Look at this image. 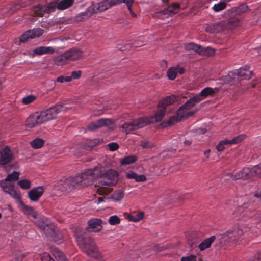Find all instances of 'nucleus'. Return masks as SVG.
<instances>
[{
  "instance_id": "774afa93",
  "label": "nucleus",
  "mask_w": 261,
  "mask_h": 261,
  "mask_svg": "<svg viewBox=\"0 0 261 261\" xmlns=\"http://www.w3.org/2000/svg\"><path fill=\"white\" fill-rule=\"evenodd\" d=\"M256 50L258 55H261V46L259 48L256 49Z\"/></svg>"
},
{
  "instance_id": "f3484780",
  "label": "nucleus",
  "mask_w": 261,
  "mask_h": 261,
  "mask_svg": "<svg viewBox=\"0 0 261 261\" xmlns=\"http://www.w3.org/2000/svg\"><path fill=\"white\" fill-rule=\"evenodd\" d=\"M249 230L248 227L245 224H238L230 229V233H232L236 241L243 236Z\"/></svg>"
},
{
  "instance_id": "423d86ee",
  "label": "nucleus",
  "mask_w": 261,
  "mask_h": 261,
  "mask_svg": "<svg viewBox=\"0 0 261 261\" xmlns=\"http://www.w3.org/2000/svg\"><path fill=\"white\" fill-rule=\"evenodd\" d=\"M248 6L245 4L240 5L238 8H233L225 12L226 18H228V22L230 27L233 28L240 24V13H244L248 10Z\"/></svg>"
},
{
  "instance_id": "412c9836",
  "label": "nucleus",
  "mask_w": 261,
  "mask_h": 261,
  "mask_svg": "<svg viewBox=\"0 0 261 261\" xmlns=\"http://www.w3.org/2000/svg\"><path fill=\"white\" fill-rule=\"evenodd\" d=\"M66 58L69 61H75L81 59L83 56V53L78 48H72L65 51Z\"/></svg>"
},
{
  "instance_id": "2f4dec72",
  "label": "nucleus",
  "mask_w": 261,
  "mask_h": 261,
  "mask_svg": "<svg viewBox=\"0 0 261 261\" xmlns=\"http://www.w3.org/2000/svg\"><path fill=\"white\" fill-rule=\"evenodd\" d=\"M66 56V54L64 52L62 54L56 57L54 59V61L58 66L65 65L67 63V61H69Z\"/></svg>"
},
{
  "instance_id": "6ab92c4d",
  "label": "nucleus",
  "mask_w": 261,
  "mask_h": 261,
  "mask_svg": "<svg viewBox=\"0 0 261 261\" xmlns=\"http://www.w3.org/2000/svg\"><path fill=\"white\" fill-rule=\"evenodd\" d=\"M88 226L86 230L88 232H98L102 229V221L99 219H90L88 222Z\"/></svg>"
},
{
  "instance_id": "49530a36",
  "label": "nucleus",
  "mask_w": 261,
  "mask_h": 261,
  "mask_svg": "<svg viewBox=\"0 0 261 261\" xmlns=\"http://www.w3.org/2000/svg\"><path fill=\"white\" fill-rule=\"evenodd\" d=\"M18 185L23 190L29 189L31 187V181L26 179L19 180Z\"/></svg>"
},
{
  "instance_id": "37998d69",
  "label": "nucleus",
  "mask_w": 261,
  "mask_h": 261,
  "mask_svg": "<svg viewBox=\"0 0 261 261\" xmlns=\"http://www.w3.org/2000/svg\"><path fill=\"white\" fill-rule=\"evenodd\" d=\"M226 7V4L225 2L221 1L215 4L212 7L213 10L216 12L224 10Z\"/></svg>"
},
{
  "instance_id": "6e6552de",
  "label": "nucleus",
  "mask_w": 261,
  "mask_h": 261,
  "mask_svg": "<svg viewBox=\"0 0 261 261\" xmlns=\"http://www.w3.org/2000/svg\"><path fill=\"white\" fill-rule=\"evenodd\" d=\"M185 48L187 50H194L196 53L206 56H211L214 54L215 50L210 47H203L200 45L193 43L185 44Z\"/></svg>"
},
{
  "instance_id": "8fccbe9b",
  "label": "nucleus",
  "mask_w": 261,
  "mask_h": 261,
  "mask_svg": "<svg viewBox=\"0 0 261 261\" xmlns=\"http://www.w3.org/2000/svg\"><path fill=\"white\" fill-rule=\"evenodd\" d=\"M140 145L144 149H149L153 147V144L147 140H143L140 141Z\"/></svg>"
},
{
  "instance_id": "a19ab883",
  "label": "nucleus",
  "mask_w": 261,
  "mask_h": 261,
  "mask_svg": "<svg viewBox=\"0 0 261 261\" xmlns=\"http://www.w3.org/2000/svg\"><path fill=\"white\" fill-rule=\"evenodd\" d=\"M58 5V0H55L50 3H49L47 6H45V9L47 13H50L51 12H54L56 8H57Z\"/></svg>"
},
{
  "instance_id": "052dcab7",
  "label": "nucleus",
  "mask_w": 261,
  "mask_h": 261,
  "mask_svg": "<svg viewBox=\"0 0 261 261\" xmlns=\"http://www.w3.org/2000/svg\"><path fill=\"white\" fill-rule=\"evenodd\" d=\"M133 3H134V1L133 0H128L125 3V4L126 5V6H127V7L128 8V9L129 12L133 11L132 9V6Z\"/></svg>"
},
{
  "instance_id": "bf43d9fd",
  "label": "nucleus",
  "mask_w": 261,
  "mask_h": 261,
  "mask_svg": "<svg viewBox=\"0 0 261 261\" xmlns=\"http://www.w3.org/2000/svg\"><path fill=\"white\" fill-rule=\"evenodd\" d=\"M108 146L110 150L114 151L118 149L119 146L117 143L112 142L108 144Z\"/></svg>"
},
{
  "instance_id": "680f3d73",
  "label": "nucleus",
  "mask_w": 261,
  "mask_h": 261,
  "mask_svg": "<svg viewBox=\"0 0 261 261\" xmlns=\"http://www.w3.org/2000/svg\"><path fill=\"white\" fill-rule=\"evenodd\" d=\"M175 67L177 73H179L180 74H182L184 73L185 70L183 68L179 65H177Z\"/></svg>"
},
{
  "instance_id": "72a5a7b5",
  "label": "nucleus",
  "mask_w": 261,
  "mask_h": 261,
  "mask_svg": "<svg viewBox=\"0 0 261 261\" xmlns=\"http://www.w3.org/2000/svg\"><path fill=\"white\" fill-rule=\"evenodd\" d=\"M73 3V0H62L60 2L58 0L57 9L59 10H65L70 7Z\"/></svg>"
},
{
  "instance_id": "0eeeda50",
  "label": "nucleus",
  "mask_w": 261,
  "mask_h": 261,
  "mask_svg": "<svg viewBox=\"0 0 261 261\" xmlns=\"http://www.w3.org/2000/svg\"><path fill=\"white\" fill-rule=\"evenodd\" d=\"M193 107L186 105V103L180 107L177 112V116L171 117L168 121V125H172L174 123L180 121L182 118L192 116L194 112L191 111Z\"/></svg>"
},
{
  "instance_id": "dca6fc26",
  "label": "nucleus",
  "mask_w": 261,
  "mask_h": 261,
  "mask_svg": "<svg viewBox=\"0 0 261 261\" xmlns=\"http://www.w3.org/2000/svg\"><path fill=\"white\" fill-rule=\"evenodd\" d=\"M44 192L43 186H38L32 188L28 193V197L32 202L38 201Z\"/></svg>"
},
{
  "instance_id": "c9c22d12",
  "label": "nucleus",
  "mask_w": 261,
  "mask_h": 261,
  "mask_svg": "<svg viewBox=\"0 0 261 261\" xmlns=\"http://www.w3.org/2000/svg\"><path fill=\"white\" fill-rule=\"evenodd\" d=\"M137 160V158L135 155H128L122 158L120 161L122 165H127L134 163Z\"/></svg>"
},
{
  "instance_id": "0e129e2a",
  "label": "nucleus",
  "mask_w": 261,
  "mask_h": 261,
  "mask_svg": "<svg viewBox=\"0 0 261 261\" xmlns=\"http://www.w3.org/2000/svg\"><path fill=\"white\" fill-rule=\"evenodd\" d=\"M211 152L210 149H207L204 152V155L206 158H208L210 157V153Z\"/></svg>"
},
{
  "instance_id": "4468645a",
  "label": "nucleus",
  "mask_w": 261,
  "mask_h": 261,
  "mask_svg": "<svg viewBox=\"0 0 261 261\" xmlns=\"http://www.w3.org/2000/svg\"><path fill=\"white\" fill-rule=\"evenodd\" d=\"M43 30L41 28H34L25 32L20 37V41L22 42L27 41L29 39H34L42 35Z\"/></svg>"
},
{
  "instance_id": "7c9ffc66",
  "label": "nucleus",
  "mask_w": 261,
  "mask_h": 261,
  "mask_svg": "<svg viewBox=\"0 0 261 261\" xmlns=\"http://www.w3.org/2000/svg\"><path fill=\"white\" fill-rule=\"evenodd\" d=\"M216 237L214 236H211L210 238L205 239L199 245V248L201 251H203L205 249L210 247L212 243L214 241Z\"/></svg>"
},
{
  "instance_id": "5701e85b",
  "label": "nucleus",
  "mask_w": 261,
  "mask_h": 261,
  "mask_svg": "<svg viewBox=\"0 0 261 261\" xmlns=\"http://www.w3.org/2000/svg\"><path fill=\"white\" fill-rule=\"evenodd\" d=\"M19 176V173L18 172L14 171L12 173L9 174L7 177L4 180L0 181V186L2 187V183L4 182L3 186H8L10 183L13 186L14 185V181H16Z\"/></svg>"
},
{
  "instance_id": "a211bd4d",
  "label": "nucleus",
  "mask_w": 261,
  "mask_h": 261,
  "mask_svg": "<svg viewBox=\"0 0 261 261\" xmlns=\"http://www.w3.org/2000/svg\"><path fill=\"white\" fill-rule=\"evenodd\" d=\"M234 72L237 80H249L252 76V71L247 66H243Z\"/></svg>"
},
{
  "instance_id": "69168bd1",
  "label": "nucleus",
  "mask_w": 261,
  "mask_h": 261,
  "mask_svg": "<svg viewBox=\"0 0 261 261\" xmlns=\"http://www.w3.org/2000/svg\"><path fill=\"white\" fill-rule=\"evenodd\" d=\"M72 77L71 76L65 77V82H69L72 80Z\"/></svg>"
},
{
  "instance_id": "de8ad7c7",
  "label": "nucleus",
  "mask_w": 261,
  "mask_h": 261,
  "mask_svg": "<svg viewBox=\"0 0 261 261\" xmlns=\"http://www.w3.org/2000/svg\"><path fill=\"white\" fill-rule=\"evenodd\" d=\"M36 99V96L34 95H29L22 98V102L24 105H29L33 102Z\"/></svg>"
},
{
  "instance_id": "39448f33",
  "label": "nucleus",
  "mask_w": 261,
  "mask_h": 261,
  "mask_svg": "<svg viewBox=\"0 0 261 261\" xmlns=\"http://www.w3.org/2000/svg\"><path fill=\"white\" fill-rule=\"evenodd\" d=\"M66 110L65 108L61 105H56L45 111L37 112L41 124L49 120L55 119L58 115Z\"/></svg>"
},
{
  "instance_id": "a18cd8bd",
  "label": "nucleus",
  "mask_w": 261,
  "mask_h": 261,
  "mask_svg": "<svg viewBox=\"0 0 261 261\" xmlns=\"http://www.w3.org/2000/svg\"><path fill=\"white\" fill-rule=\"evenodd\" d=\"M123 197L124 193L120 190L115 191L112 195V198L116 201H120L123 199Z\"/></svg>"
},
{
  "instance_id": "9d476101",
  "label": "nucleus",
  "mask_w": 261,
  "mask_h": 261,
  "mask_svg": "<svg viewBox=\"0 0 261 261\" xmlns=\"http://www.w3.org/2000/svg\"><path fill=\"white\" fill-rule=\"evenodd\" d=\"M112 7L110 0H103L99 3H92L88 7V11H91L93 15L94 13L105 11Z\"/></svg>"
},
{
  "instance_id": "603ef678",
  "label": "nucleus",
  "mask_w": 261,
  "mask_h": 261,
  "mask_svg": "<svg viewBox=\"0 0 261 261\" xmlns=\"http://www.w3.org/2000/svg\"><path fill=\"white\" fill-rule=\"evenodd\" d=\"M42 261H55L49 254L46 252L43 253L41 256Z\"/></svg>"
},
{
  "instance_id": "20e7f679",
  "label": "nucleus",
  "mask_w": 261,
  "mask_h": 261,
  "mask_svg": "<svg viewBox=\"0 0 261 261\" xmlns=\"http://www.w3.org/2000/svg\"><path fill=\"white\" fill-rule=\"evenodd\" d=\"M95 168H99L101 172V175L96 177H100L101 179L98 182L99 188H105L112 185H114L117 181L118 176L116 171L110 169L104 172V169L101 167H96Z\"/></svg>"
},
{
  "instance_id": "f8f14e48",
  "label": "nucleus",
  "mask_w": 261,
  "mask_h": 261,
  "mask_svg": "<svg viewBox=\"0 0 261 261\" xmlns=\"http://www.w3.org/2000/svg\"><path fill=\"white\" fill-rule=\"evenodd\" d=\"M179 9V6L177 4H174L169 6L168 8L156 13V16L163 19L177 13Z\"/></svg>"
},
{
  "instance_id": "338daca9",
  "label": "nucleus",
  "mask_w": 261,
  "mask_h": 261,
  "mask_svg": "<svg viewBox=\"0 0 261 261\" xmlns=\"http://www.w3.org/2000/svg\"><path fill=\"white\" fill-rule=\"evenodd\" d=\"M191 143V142L190 141V140H186L184 142V144L186 145V146H189Z\"/></svg>"
},
{
  "instance_id": "4d7b16f0",
  "label": "nucleus",
  "mask_w": 261,
  "mask_h": 261,
  "mask_svg": "<svg viewBox=\"0 0 261 261\" xmlns=\"http://www.w3.org/2000/svg\"><path fill=\"white\" fill-rule=\"evenodd\" d=\"M24 255L21 252H18L15 254V261H21L24 258Z\"/></svg>"
},
{
  "instance_id": "4c0bfd02",
  "label": "nucleus",
  "mask_w": 261,
  "mask_h": 261,
  "mask_svg": "<svg viewBox=\"0 0 261 261\" xmlns=\"http://www.w3.org/2000/svg\"><path fill=\"white\" fill-rule=\"evenodd\" d=\"M230 145L228 142V139H224L220 141L216 146V148L218 151H222L225 149L227 146Z\"/></svg>"
},
{
  "instance_id": "09e8293b",
  "label": "nucleus",
  "mask_w": 261,
  "mask_h": 261,
  "mask_svg": "<svg viewBox=\"0 0 261 261\" xmlns=\"http://www.w3.org/2000/svg\"><path fill=\"white\" fill-rule=\"evenodd\" d=\"M254 177H261V163L257 165L252 166Z\"/></svg>"
},
{
  "instance_id": "ea45409f",
  "label": "nucleus",
  "mask_w": 261,
  "mask_h": 261,
  "mask_svg": "<svg viewBox=\"0 0 261 261\" xmlns=\"http://www.w3.org/2000/svg\"><path fill=\"white\" fill-rule=\"evenodd\" d=\"M33 12L36 15L38 16H42L45 12L46 13L45 6L40 5L35 6L33 8Z\"/></svg>"
},
{
  "instance_id": "c85d7f7f",
  "label": "nucleus",
  "mask_w": 261,
  "mask_h": 261,
  "mask_svg": "<svg viewBox=\"0 0 261 261\" xmlns=\"http://www.w3.org/2000/svg\"><path fill=\"white\" fill-rule=\"evenodd\" d=\"M220 80L222 81V84H231L237 80L234 71L229 72L227 75L222 77Z\"/></svg>"
},
{
  "instance_id": "e2e57ef3",
  "label": "nucleus",
  "mask_w": 261,
  "mask_h": 261,
  "mask_svg": "<svg viewBox=\"0 0 261 261\" xmlns=\"http://www.w3.org/2000/svg\"><path fill=\"white\" fill-rule=\"evenodd\" d=\"M57 81L59 83H63L65 82V77L63 76H60L57 79Z\"/></svg>"
},
{
  "instance_id": "864d4df0",
  "label": "nucleus",
  "mask_w": 261,
  "mask_h": 261,
  "mask_svg": "<svg viewBox=\"0 0 261 261\" xmlns=\"http://www.w3.org/2000/svg\"><path fill=\"white\" fill-rule=\"evenodd\" d=\"M242 198L240 197L239 199L238 200V204L241 205V201H242ZM243 212V207L242 205H239L238 207L236 210L234 211V214L237 215H241V213Z\"/></svg>"
},
{
  "instance_id": "1a4fd4ad",
  "label": "nucleus",
  "mask_w": 261,
  "mask_h": 261,
  "mask_svg": "<svg viewBox=\"0 0 261 261\" xmlns=\"http://www.w3.org/2000/svg\"><path fill=\"white\" fill-rule=\"evenodd\" d=\"M224 21H221L215 23L208 24L205 27V30L211 33L224 30L225 29H232L228 22V18Z\"/></svg>"
},
{
  "instance_id": "f257e3e1",
  "label": "nucleus",
  "mask_w": 261,
  "mask_h": 261,
  "mask_svg": "<svg viewBox=\"0 0 261 261\" xmlns=\"http://www.w3.org/2000/svg\"><path fill=\"white\" fill-rule=\"evenodd\" d=\"M178 97L175 95L167 96L161 100L159 104L156 112L149 117L141 118L126 123L122 126V132L129 133L132 130L143 127L148 124L158 122L164 116L166 107L177 101Z\"/></svg>"
},
{
  "instance_id": "c03bdc74",
  "label": "nucleus",
  "mask_w": 261,
  "mask_h": 261,
  "mask_svg": "<svg viewBox=\"0 0 261 261\" xmlns=\"http://www.w3.org/2000/svg\"><path fill=\"white\" fill-rule=\"evenodd\" d=\"M168 77L170 80H174L177 76V71L176 67H171L167 71V72Z\"/></svg>"
},
{
  "instance_id": "c756f323",
  "label": "nucleus",
  "mask_w": 261,
  "mask_h": 261,
  "mask_svg": "<svg viewBox=\"0 0 261 261\" xmlns=\"http://www.w3.org/2000/svg\"><path fill=\"white\" fill-rule=\"evenodd\" d=\"M126 177L128 179H133L137 182L145 181L146 180V177L144 175H138L133 171L127 172Z\"/></svg>"
},
{
  "instance_id": "aec40b11",
  "label": "nucleus",
  "mask_w": 261,
  "mask_h": 261,
  "mask_svg": "<svg viewBox=\"0 0 261 261\" xmlns=\"http://www.w3.org/2000/svg\"><path fill=\"white\" fill-rule=\"evenodd\" d=\"M41 124V121L39 118L37 113H35L30 115L26 120L25 126L31 129L33 128L36 127Z\"/></svg>"
},
{
  "instance_id": "58836bf2",
  "label": "nucleus",
  "mask_w": 261,
  "mask_h": 261,
  "mask_svg": "<svg viewBox=\"0 0 261 261\" xmlns=\"http://www.w3.org/2000/svg\"><path fill=\"white\" fill-rule=\"evenodd\" d=\"M30 144L33 148L37 149L41 147L43 145L44 141L41 138H37L31 142Z\"/></svg>"
},
{
  "instance_id": "7ed1b4c3",
  "label": "nucleus",
  "mask_w": 261,
  "mask_h": 261,
  "mask_svg": "<svg viewBox=\"0 0 261 261\" xmlns=\"http://www.w3.org/2000/svg\"><path fill=\"white\" fill-rule=\"evenodd\" d=\"M76 242L81 250L88 256L97 259L101 257L99 249L91 238L79 236L76 238Z\"/></svg>"
},
{
  "instance_id": "2eb2a0df",
  "label": "nucleus",
  "mask_w": 261,
  "mask_h": 261,
  "mask_svg": "<svg viewBox=\"0 0 261 261\" xmlns=\"http://www.w3.org/2000/svg\"><path fill=\"white\" fill-rule=\"evenodd\" d=\"M254 177L252 167H244L233 175V179H249Z\"/></svg>"
},
{
  "instance_id": "393cba45",
  "label": "nucleus",
  "mask_w": 261,
  "mask_h": 261,
  "mask_svg": "<svg viewBox=\"0 0 261 261\" xmlns=\"http://www.w3.org/2000/svg\"><path fill=\"white\" fill-rule=\"evenodd\" d=\"M229 231L230 229L226 232L217 236L218 239L219 240L220 243H226L236 241L234 237L232 236V233H230Z\"/></svg>"
},
{
  "instance_id": "ddd939ff",
  "label": "nucleus",
  "mask_w": 261,
  "mask_h": 261,
  "mask_svg": "<svg viewBox=\"0 0 261 261\" xmlns=\"http://www.w3.org/2000/svg\"><path fill=\"white\" fill-rule=\"evenodd\" d=\"M13 159V154L10 147L6 146L0 149V165L4 166Z\"/></svg>"
},
{
  "instance_id": "f704fd0d",
  "label": "nucleus",
  "mask_w": 261,
  "mask_h": 261,
  "mask_svg": "<svg viewBox=\"0 0 261 261\" xmlns=\"http://www.w3.org/2000/svg\"><path fill=\"white\" fill-rule=\"evenodd\" d=\"M144 215V213L143 212H139L137 214L128 215L127 218L130 221L137 222L142 220Z\"/></svg>"
},
{
  "instance_id": "5fc2aeb1",
  "label": "nucleus",
  "mask_w": 261,
  "mask_h": 261,
  "mask_svg": "<svg viewBox=\"0 0 261 261\" xmlns=\"http://www.w3.org/2000/svg\"><path fill=\"white\" fill-rule=\"evenodd\" d=\"M181 261H196V256L193 255L183 256L181 258Z\"/></svg>"
},
{
  "instance_id": "cd10ccee",
  "label": "nucleus",
  "mask_w": 261,
  "mask_h": 261,
  "mask_svg": "<svg viewBox=\"0 0 261 261\" xmlns=\"http://www.w3.org/2000/svg\"><path fill=\"white\" fill-rule=\"evenodd\" d=\"M218 89L217 88H212L211 87H206L202 89L199 93L202 99L207 97L208 96H212L214 95Z\"/></svg>"
},
{
  "instance_id": "e433bc0d",
  "label": "nucleus",
  "mask_w": 261,
  "mask_h": 261,
  "mask_svg": "<svg viewBox=\"0 0 261 261\" xmlns=\"http://www.w3.org/2000/svg\"><path fill=\"white\" fill-rule=\"evenodd\" d=\"M202 100L199 94L195 95L194 96L190 98L186 102V105L189 106L190 107H193L196 103L199 102Z\"/></svg>"
},
{
  "instance_id": "4be33fe9",
  "label": "nucleus",
  "mask_w": 261,
  "mask_h": 261,
  "mask_svg": "<svg viewBox=\"0 0 261 261\" xmlns=\"http://www.w3.org/2000/svg\"><path fill=\"white\" fill-rule=\"evenodd\" d=\"M4 183V182L2 183V187H1L4 191L14 199L20 200L21 198L20 193L18 191L14 189V186L11 183L8 186H3Z\"/></svg>"
},
{
  "instance_id": "13d9d810",
  "label": "nucleus",
  "mask_w": 261,
  "mask_h": 261,
  "mask_svg": "<svg viewBox=\"0 0 261 261\" xmlns=\"http://www.w3.org/2000/svg\"><path fill=\"white\" fill-rule=\"evenodd\" d=\"M111 4L113 6L115 5H120L122 3L125 4L128 0H110Z\"/></svg>"
},
{
  "instance_id": "473e14b6",
  "label": "nucleus",
  "mask_w": 261,
  "mask_h": 261,
  "mask_svg": "<svg viewBox=\"0 0 261 261\" xmlns=\"http://www.w3.org/2000/svg\"><path fill=\"white\" fill-rule=\"evenodd\" d=\"M88 10V7L84 12L78 14L75 17V20L76 21H84L91 17L92 15V14L91 11H89Z\"/></svg>"
},
{
  "instance_id": "f03ea898",
  "label": "nucleus",
  "mask_w": 261,
  "mask_h": 261,
  "mask_svg": "<svg viewBox=\"0 0 261 261\" xmlns=\"http://www.w3.org/2000/svg\"><path fill=\"white\" fill-rule=\"evenodd\" d=\"M99 168L87 170L74 177H70L63 179L62 185L69 188L72 187H83L91 185L94 179L98 176L101 175Z\"/></svg>"
},
{
  "instance_id": "a878e982",
  "label": "nucleus",
  "mask_w": 261,
  "mask_h": 261,
  "mask_svg": "<svg viewBox=\"0 0 261 261\" xmlns=\"http://www.w3.org/2000/svg\"><path fill=\"white\" fill-rule=\"evenodd\" d=\"M20 210L22 212L30 217L36 218L37 216V213L35 211L33 207L28 206L25 205L23 202H21Z\"/></svg>"
},
{
  "instance_id": "6e6d98bb",
  "label": "nucleus",
  "mask_w": 261,
  "mask_h": 261,
  "mask_svg": "<svg viewBox=\"0 0 261 261\" xmlns=\"http://www.w3.org/2000/svg\"><path fill=\"white\" fill-rule=\"evenodd\" d=\"M81 73L82 72L80 70L73 71L71 72V76L72 77V79H79L81 76Z\"/></svg>"
},
{
  "instance_id": "3c124183",
  "label": "nucleus",
  "mask_w": 261,
  "mask_h": 261,
  "mask_svg": "<svg viewBox=\"0 0 261 261\" xmlns=\"http://www.w3.org/2000/svg\"><path fill=\"white\" fill-rule=\"evenodd\" d=\"M108 221L111 225H114L119 224L120 220L117 216L113 215L109 217Z\"/></svg>"
},
{
  "instance_id": "79ce46f5",
  "label": "nucleus",
  "mask_w": 261,
  "mask_h": 261,
  "mask_svg": "<svg viewBox=\"0 0 261 261\" xmlns=\"http://www.w3.org/2000/svg\"><path fill=\"white\" fill-rule=\"evenodd\" d=\"M246 137V136L245 134H240L236 136L232 139L228 140V142L229 143V144L231 145L232 144H236L241 142Z\"/></svg>"
},
{
  "instance_id": "b1692460",
  "label": "nucleus",
  "mask_w": 261,
  "mask_h": 261,
  "mask_svg": "<svg viewBox=\"0 0 261 261\" xmlns=\"http://www.w3.org/2000/svg\"><path fill=\"white\" fill-rule=\"evenodd\" d=\"M56 52V49L51 46H39L33 50L34 54L38 55L53 54Z\"/></svg>"
},
{
  "instance_id": "bb28decb",
  "label": "nucleus",
  "mask_w": 261,
  "mask_h": 261,
  "mask_svg": "<svg viewBox=\"0 0 261 261\" xmlns=\"http://www.w3.org/2000/svg\"><path fill=\"white\" fill-rule=\"evenodd\" d=\"M51 251L57 261H68L64 253L58 248L53 247L51 249Z\"/></svg>"
},
{
  "instance_id": "9b49d317",
  "label": "nucleus",
  "mask_w": 261,
  "mask_h": 261,
  "mask_svg": "<svg viewBox=\"0 0 261 261\" xmlns=\"http://www.w3.org/2000/svg\"><path fill=\"white\" fill-rule=\"evenodd\" d=\"M102 126H106L109 129H113L115 127V124L110 119H100L89 124L88 129L94 130Z\"/></svg>"
}]
</instances>
